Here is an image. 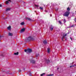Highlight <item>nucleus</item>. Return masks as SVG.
Listing matches in <instances>:
<instances>
[{
  "label": "nucleus",
  "instance_id": "5701e85b",
  "mask_svg": "<svg viewBox=\"0 0 76 76\" xmlns=\"http://www.w3.org/2000/svg\"><path fill=\"white\" fill-rule=\"evenodd\" d=\"M34 6H35L36 7H39V6L38 5L35 4Z\"/></svg>",
  "mask_w": 76,
  "mask_h": 76
},
{
  "label": "nucleus",
  "instance_id": "0eeeda50",
  "mask_svg": "<svg viewBox=\"0 0 76 76\" xmlns=\"http://www.w3.org/2000/svg\"><path fill=\"white\" fill-rule=\"evenodd\" d=\"M25 30V29L24 28H23L20 31V32L22 33V32H24Z\"/></svg>",
  "mask_w": 76,
  "mask_h": 76
},
{
  "label": "nucleus",
  "instance_id": "39448f33",
  "mask_svg": "<svg viewBox=\"0 0 76 76\" xmlns=\"http://www.w3.org/2000/svg\"><path fill=\"white\" fill-rule=\"evenodd\" d=\"M30 63H32L33 64H35V61L34 60H31L30 61Z\"/></svg>",
  "mask_w": 76,
  "mask_h": 76
},
{
  "label": "nucleus",
  "instance_id": "473e14b6",
  "mask_svg": "<svg viewBox=\"0 0 76 76\" xmlns=\"http://www.w3.org/2000/svg\"><path fill=\"white\" fill-rule=\"evenodd\" d=\"M8 1H10L11 2V0H8Z\"/></svg>",
  "mask_w": 76,
  "mask_h": 76
},
{
  "label": "nucleus",
  "instance_id": "6e6552de",
  "mask_svg": "<svg viewBox=\"0 0 76 76\" xmlns=\"http://www.w3.org/2000/svg\"><path fill=\"white\" fill-rule=\"evenodd\" d=\"M43 43L44 44H47V41L45 40L43 41Z\"/></svg>",
  "mask_w": 76,
  "mask_h": 76
},
{
  "label": "nucleus",
  "instance_id": "a211bd4d",
  "mask_svg": "<svg viewBox=\"0 0 76 76\" xmlns=\"http://www.w3.org/2000/svg\"><path fill=\"white\" fill-rule=\"evenodd\" d=\"M25 23H24V22H22V23H21L20 24L21 25H24Z\"/></svg>",
  "mask_w": 76,
  "mask_h": 76
},
{
  "label": "nucleus",
  "instance_id": "4be33fe9",
  "mask_svg": "<svg viewBox=\"0 0 76 76\" xmlns=\"http://www.w3.org/2000/svg\"><path fill=\"white\" fill-rule=\"evenodd\" d=\"M6 4H9V1H6Z\"/></svg>",
  "mask_w": 76,
  "mask_h": 76
},
{
  "label": "nucleus",
  "instance_id": "4468645a",
  "mask_svg": "<svg viewBox=\"0 0 76 76\" xmlns=\"http://www.w3.org/2000/svg\"><path fill=\"white\" fill-rule=\"evenodd\" d=\"M50 49L49 48H48V53H50Z\"/></svg>",
  "mask_w": 76,
  "mask_h": 76
},
{
  "label": "nucleus",
  "instance_id": "b1692460",
  "mask_svg": "<svg viewBox=\"0 0 76 76\" xmlns=\"http://www.w3.org/2000/svg\"><path fill=\"white\" fill-rule=\"evenodd\" d=\"M64 23H66V20L65 19H64Z\"/></svg>",
  "mask_w": 76,
  "mask_h": 76
},
{
  "label": "nucleus",
  "instance_id": "aec40b11",
  "mask_svg": "<svg viewBox=\"0 0 76 76\" xmlns=\"http://www.w3.org/2000/svg\"><path fill=\"white\" fill-rule=\"evenodd\" d=\"M39 9H41V10H43V7H40Z\"/></svg>",
  "mask_w": 76,
  "mask_h": 76
},
{
  "label": "nucleus",
  "instance_id": "c9c22d12",
  "mask_svg": "<svg viewBox=\"0 0 76 76\" xmlns=\"http://www.w3.org/2000/svg\"><path fill=\"white\" fill-rule=\"evenodd\" d=\"M36 59H37V58H36Z\"/></svg>",
  "mask_w": 76,
  "mask_h": 76
},
{
  "label": "nucleus",
  "instance_id": "1a4fd4ad",
  "mask_svg": "<svg viewBox=\"0 0 76 76\" xmlns=\"http://www.w3.org/2000/svg\"><path fill=\"white\" fill-rule=\"evenodd\" d=\"M26 20H29L30 21H31L32 20L29 18H26Z\"/></svg>",
  "mask_w": 76,
  "mask_h": 76
},
{
  "label": "nucleus",
  "instance_id": "c85d7f7f",
  "mask_svg": "<svg viewBox=\"0 0 76 76\" xmlns=\"http://www.w3.org/2000/svg\"><path fill=\"white\" fill-rule=\"evenodd\" d=\"M74 20H75V22H76V18H75Z\"/></svg>",
  "mask_w": 76,
  "mask_h": 76
},
{
  "label": "nucleus",
  "instance_id": "9b49d317",
  "mask_svg": "<svg viewBox=\"0 0 76 76\" xmlns=\"http://www.w3.org/2000/svg\"><path fill=\"white\" fill-rule=\"evenodd\" d=\"M7 29L8 30H10V29H11V26H10L7 28Z\"/></svg>",
  "mask_w": 76,
  "mask_h": 76
},
{
  "label": "nucleus",
  "instance_id": "ddd939ff",
  "mask_svg": "<svg viewBox=\"0 0 76 76\" xmlns=\"http://www.w3.org/2000/svg\"><path fill=\"white\" fill-rule=\"evenodd\" d=\"M8 35L9 36H13V34L10 33H8Z\"/></svg>",
  "mask_w": 76,
  "mask_h": 76
},
{
  "label": "nucleus",
  "instance_id": "2f4dec72",
  "mask_svg": "<svg viewBox=\"0 0 76 76\" xmlns=\"http://www.w3.org/2000/svg\"><path fill=\"white\" fill-rule=\"evenodd\" d=\"M0 7H2V5L0 4Z\"/></svg>",
  "mask_w": 76,
  "mask_h": 76
},
{
  "label": "nucleus",
  "instance_id": "423d86ee",
  "mask_svg": "<svg viewBox=\"0 0 76 76\" xmlns=\"http://www.w3.org/2000/svg\"><path fill=\"white\" fill-rule=\"evenodd\" d=\"M67 33L66 34L64 35L63 36V37L61 38V39L62 41H63V39L64 38V37H66V36H67Z\"/></svg>",
  "mask_w": 76,
  "mask_h": 76
},
{
  "label": "nucleus",
  "instance_id": "cd10ccee",
  "mask_svg": "<svg viewBox=\"0 0 76 76\" xmlns=\"http://www.w3.org/2000/svg\"><path fill=\"white\" fill-rule=\"evenodd\" d=\"M18 72H21V70L20 69H19Z\"/></svg>",
  "mask_w": 76,
  "mask_h": 76
},
{
  "label": "nucleus",
  "instance_id": "a878e982",
  "mask_svg": "<svg viewBox=\"0 0 76 76\" xmlns=\"http://www.w3.org/2000/svg\"><path fill=\"white\" fill-rule=\"evenodd\" d=\"M74 26H75V25H72L71 26V28H72V27H73Z\"/></svg>",
  "mask_w": 76,
  "mask_h": 76
},
{
  "label": "nucleus",
  "instance_id": "393cba45",
  "mask_svg": "<svg viewBox=\"0 0 76 76\" xmlns=\"http://www.w3.org/2000/svg\"><path fill=\"white\" fill-rule=\"evenodd\" d=\"M39 56V54H36V57H38Z\"/></svg>",
  "mask_w": 76,
  "mask_h": 76
},
{
  "label": "nucleus",
  "instance_id": "bb28decb",
  "mask_svg": "<svg viewBox=\"0 0 76 76\" xmlns=\"http://www.w3.org/2000/svg\"><path fill=\"white\" fill-rule=\"evenodd\" d=\"M74 66V65H72L70 66V67H73Z\"/></svg>",
  "mask_w": 76,
  "mask_h": 76
},
{
  "label": "nucleus",
  "instance_id": "f03ea898",
  "mask_svg": "<svg viewBox=\"0 0 76 76\" xmlns=\"http://www.w3.org/2000/svg\"><path fill=\"white\" fill-rule=\"evenodd\" d=\"M32 51L31 49H28L27 50H25V52H26V53H31Z\"/></svg>",
  "mask_w": 76,
  "mask_h": 76
},
{
  "label": "nucleus",
  "instance_id": "f3484780",
  "mask_svg": "<svg viewBox=\"0 0 76 76\" xmlns=\"http://www.w3.org/2000/svg\"><path fill=\"white\" fill-rule=\"evenodd\" d=\"M11 9L10 8H7V9L6 10V11H8V10H10Z\"/></svg>",
  "mask_w": 76,
  "mask_h": 76
},
{
  "label": "nucleus",
  "instance_id": "412c9836",
  "mask_svg": "<svg viewBox=\"0 0 76 76\" xmlns=\"http://www.w3.org/2000/svg\"><path fill=\"white\" fill-rule=\"evenodd\" d=\"M59 24H60V25H61V24H62V23H61V21H59Z\"/></svg>",
  "mask_w": 76,
  "mask_h": 76
},
{
  "label": "nucleus",
  "instance_id": "6ab92c4d",
  "mask_svg": "<svg viewBox=\"0 0 76 76\" xmlns=\"http://www.w3.org/2000/svg\"><path fill=\"white\" fill-rule=\"evenodd\" d=\"M45 75V73H43L42 74L40 75V76H43V75Z\"/></svg>",
  "mask_w": 76,
  "mask_h": 76
},
{
  "label": "nucleus",
  "instance_id": "2eb2a0df",
  "mask_svg": "<svg viewBox=\"0 0 76 76\" xmlns=\"http://www.w3.org/2000/svg\"><path fill=\"white\" fill-rule=\"evenodd\" d=\"M14 54L15 55H18L19 54V52H17L16 53H14Z\"/></svg>",
  "mask_w": 76,
  "mask_h": 76
},
{
  "label": "nucleus",
  "instance_id": "c756f323",
  "mask_svg": "<svg viewBox=\"0 0 76 76\" xmlns=\"http://www.w3.org/2000/svg\"><path fill=\"white\" fill-rule=\"evenodd\" d=\"M30 76H32V75H31V73H30L29 74Z\"/></svg>",
  "mask_w": 76,
  "mask_h": 76
},
{
  "label": "nucleus",
  "instance_id": "20e7f679",
  "mask_svg": "<svg viewBox=\"0 0 76 76\" xmlns=\"http://www.w3.org/2000/svg\"><path fill=\"white\" fill-rule=\"evenodd\" d=\"M45 61L47 63H51V61H50V60H49V59H45Z\"/></svg>",
  "mask_w": 76,
  "mask_h": 76
},
{
  "label": "nucleus",
  "instance_id": "f704fd0d",
  "mask_svg": "<svg viewBox=\"0 0 76 76\" xmlns=\"http://www.w3.org/2000/svg\"><path fill=\"white\" fill-rule=\"evenodd\" d=\"M1 36H0V38H1Z\"/></svg>",
  "mask_w": 76,
  "mask_h": 76
},
{
  "label": "nucleus",
  "instance_id": "f257e3e1",
  "mask_svg": "<svg viewBox=\"0 0 76 76\" xmlns=\"http://www.w3.org/2000/svg\"><path fill=\"white\" fill-rule=\"evenodd\" d=\"M30 40H32V41L35 40V36L33 37H32L31 36H29L28 37L26 38L25 40V41L26 42H29V41H30Z\"/></svg>",
  "mask_w": 76,
  "mask_h": 76
},
{
  "label": "nucleus",
  "instance_id": "72a5a7b5",
  "mask_svg": "<svg viewBox=\"0 0 76 76\" xmlns=\"http://www.w3.org/2000/svg\"><path fill=\"white\" fill-rule=\"evenodd\" d=\"M59 68H58L57 69V70H58V69H59Z\"/></svg>",
  "mask_w": 76,
  "mask_h": 76
},
{
  "label": "nucleus",
  "instance_id": "e433bc0d",
  "mask_svg": "<svg viewBox=\"0 0 76 76\" xmlns=\"http://www.w3.org/2000/svg\"><path fill=\"white\" fill-rule=\"evenodd\" d=\"M68 34H69V33H68Z\"/></svg>",
  "mask_w": 76,
  "mask_h": 76
},
{
  "label": "nucleus",
  "instance_id": "dca6fc26",
  "mask_svg": "<svg viewBox=\"0 0 76 76\" xmlns=\"http://www.w3.org/2000/svg\"><path fill=\"white\" fill-rule=\"evenodd\" d=\"M67 10L68 11H69L70 10V9L69 7H68V8H67Z\"/></svg>",
  "mask_w": 76,
  "mask_h": 76
},
{
  "label": "nucleus",
  "instance_id": "9d476101",
  "mask_svg": "<svg viewBox=\"0 0 76 76\" xmlns=\"http://www.w3.org/2000/svg\"><path fill=\"white\" fill-rule=\"evenodd\" d=\"M53 26H51V27L50 28V31H53Z\"/></svg>",
  "mask_w": 76,
  "mask_h": 76
},
{
  "label": "nucleus",
  "instance_id": "7c9ffc66",
  "mask_svg": "<svg viewBox=\"0 0 76 76\" xmlns=\"http://www.w3.org/2000/svg\"><path fill=\"white\" fill-rule=\"evenodd\" d=\"M70 39H71V40L72 41V38L71 37H70Z\"/></svg>",
  "mask_w": 76,
  "mask_h": 76
},
{
  "label": "nucleus",
  "instance_id": "f8f14e48",
  "mask_svg": "<svg viewBox=\"0 0 76 76\" xmlns=\"http://www.w3.org/2000/svg\"><path fill=\"white\" fill-rule=\"evenodd\" d=\"M47 76H54V74H50L47 75Z\"/></svg>",
  "mask_w": 76,
  "mask_h": 76
},
{
  "label": "nucleus",
  "instance_id": "7ed1b4c3",
  "mask_svg": "<svg viewBox=\"0 0 76 76\" xmlns=\"http://www.w3.org/2000/svg\"><path fill=\"white\" fill-rule=\"evenodd\" d=\"M69 15H70V12L69 11H66L65 12L64 15H63V16H64L68 17Z\"/></svg>",
  "mask_w": 76,
  "mask_h": 76
}]
</instances>
